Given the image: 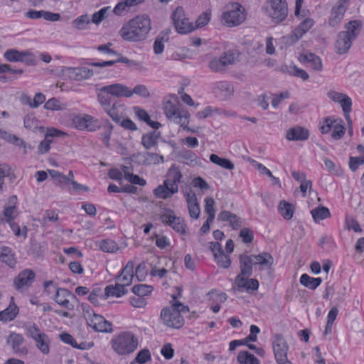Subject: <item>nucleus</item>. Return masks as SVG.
I'll list each match as a JSON object with an SVG mask.
<instances>
[{
	"mask_svg": "<svg viewBox=\"0 0 364 364\" xmlns=\"http://www.w3.org/2000/svg\"><path fill=\"white\" fill-rule=\"evenodd\" d=\"M151 29L150 18L146 14L138 15L124 23L119 34L124 41L141 42L146 39Z\"/></svg>",
	"mask_w": 364,
	"mask_h": 364,
	"instance_id": "nucleus-1",
	"label": "nucleus"
},
{
	"mask_svg": "<svg viewBox=\"0 0 364 364\" xmlns=\"http://www.w3.org/2000/svg\"><path fill=\"white\" fill-rule=\"evenodd\" d=\"M343 28V31L338 33L334 45L335 51L338 55H343L348 52L353 41L362 31L363 23L359 20H352L346 23Z\"/></svg>",
	"mask_w": 364,
	"mask_h": 364,
	"instance_id": "nucleus-2",
	"label": "nucleus"
},
{
	"mask_svg": "<svg viewBox=\"0 0 364 364\" xmlns=\"http://www.w3.org/2000/svg\"><path fill=\"white\" fill-rule=\"evenodd\" d=\"M183 177L180 168L172 165L167 173V178L162 185H159L154 190V194L158 198L167 199L178 191V184Z\"/></svg>",
	"mask_w": 364,
	"mask_h": 364,
	"instance_id": "nucleus-3",
	"label": "nucleus"
},
{
	"mask_svg": "<svg viewBox=\"0 0 364 364\" xmlns=\"http://www.w3.org/2000/svg\"><path fill=\"white\" fill-rule=\"evenodd\" d=\"M112 346L117 354L127 355L136 349L138 341L132 333L124 332L112 340Z\"/></svg>",
	"mask_w": 364,
	"mask_h": 364,
	"instance_id": "nucleus-4",
	"label": "nucleus"
},
{
	"mask_svg": "<svg viewBox=\"0 0 364 364\" xmlns=\"http://www.w3.org/2000/svg\"><path fill=\"white\" fill-rule=\"evenodd\" d=\"M173 26L179 34H188L195 30L182 6H177L171 15Z\"/></svg>",
	"mask_w": 364,
	"mask_h": 364,
	"instance_id": "nucleus-5",
	"label": "nucleus"
},
{
	"mask_svg": "<svg viewBox=\"0 0 364 364\" xmlns=\"http://www.w3.org/2000/svg\"><path fill=\"white\" fill-rule=\"evenodd\" d=\"M164 110L166 116L170 120L180 124L184 129L190 131V129L186 126L190 117L188 111L180 109L178 105L171 101H168L164 104Z\"/></svg>",
	"mask_w": 364,
	"mask_h": 364,
	"instance_id": "nucleus-6",
	"label": "nucleus"
},
{
	"mask_svg": "<svg viewBox=\"0 0 364 364\" xmlns=\"http://www.w3.org/2000/svg\"><path fill=\"white\" fill-rule=\"evenodd\" d=\"M36 278V273L31 269H24L14 279L13 286L19 293L27 291L33 285Z\"/></svg>",
	"mask_w": 364,
	"mask_h": 364,
	"instance_id": "nucleus-7",
	"label": "nucleus"
},
{
	"mask_svg": "<svg viewBox=\"0 0 364 364\" xmlns=\"http://www.w3.org/2000/svg\"><path fill=\"white\" fill-rule=\"evenodd\" d=\"M72 121L73 127L79 130L95 132L100 127L98 120L87 114L75 115Z\"/></svg>",
	"mask_w": 364,
	"mask_h": 364,
	"instance_id": "nucleus-8",
	"label": "nucleus"
},
{
	"mask_svg": "<svg viewBox=\"0 0 364 364\" xmlns=\"http://www.w3.org/2000/svg\"><path fill=\"white\" fill-rule=\"evenodd\" d=\"M272 345L277 363L284 364L285 362H288L287 354L289 346L284 338L281 334H276L274 336Z\"/></svg>",
	"mask_w": 364,
	"mask_h": 364,
	"instance_id": "nucleus-9",
	"label": "nucleus"
},
{
	"mask_svg": "<svg viewBox=\"0 0 364 364\" xmlns=\"http://www.w3.org/2000/svg\"><path fill=\"white\" fill-rule=\"evenodd\" d=\"M161 318L164 323L170 328H180L184 324V319L178 311L169 307H164L161 312Z\"/></svg>",
	"mask_w": 364,
	"mask_h": 364,
	"instance_id": "nucleus-10",
	"label": "nucleus"
},
{
	"mask_svg": "<svg viewBox=\"0 0 364 364\" xmlns=\"http://www.w3.org/2000/svg\"><path fill=\"white\" fill-rule=\"evenodd\" d=\"M269 15L275 23L283 21L288 13L287 4L283 0H271Z\"/></svg>",
	"mask_w": 364,
	"mask_h": 364,
	"instance_id": "nucleus-11",
	"label": "nucleus"
},
{
	"mask_svg": "<svg viewBox=\"0 0 364 364\" xmlns=\"http://www.w3.org/2000/svg\"><path fill=\"white\" fill-rule=\"evenodd\" d=\"M161 221L171 226L175 231L184 235L186 234V225L184 220L178 217H176L173 210H167L166 213L161 215Z\"/></svg>",
	"mask_w": 364,
	"mask_h": 364,
	"instance_id": "nucleus-12",
	"label": "nucleus"
},
{
	"mask_svg": "<svg viewBox=\"0 0 364 364\" xmlns=\"http://www.w3.org/2000/svg\"><path fill=\"white\" fill-rule=\"evenodd\" d=\"M86 322L95 331L102 333L112 331V323L100 314L95 313L91 317L89 315Z\"/></svg>",
	"mask_w": 364,
	"mask_h": 364,
	"instance_id": "nucleus-13",
	"label": "nucleus"
},
{
	"mask_svg": "<svg viewBox=\"0 0 364 364\" xmlns=\"http://www.w3.org/2000/svg\"><path fill=\"white\" fill-rule=\"evenodd\" d=\"M240 7L241 6L237 4L233 9L223 13V19L228 26H237L245 20V15L240 10Z\"/></svg>",
	"mask_w": 364,
	"mask_h": 364,
	"instance_id": "nucleus-14",
	"label": "nucleus"
},
{
	"mask_svg": "<svg viewBox=\"0 0 364 364\" xmlns=\"http://www.w3.org/2000/svg\"><path fill=\"white\" fill-rule=\"evenodd\" d=\"M16 203L17 197L16 196H12L9 198L8 203L5 205L3 210L1 220L6 223L14 221L18 215Z\"/></svg>",
	"mask_w": 364,
	"mask_h": 364,
	"instance_id": "nucleus-15",
	"label": "nucleus"
},
{
	"mask_svg": "<svg viewBox=\"0 0 364 364\" xmlns=\"http://www.w3.org/2000/svg\"><path fill=\"white\" fill-rule=\"evenodd\" d=\"M65 134V133L55 128L48 129L45 135V139L40 142L38 146V154H45L48 153L50 149V144L53 142V138L54 136H60Z\"/></svg>",
	"mask_w": 364,
	"mask_h": 364,
	"instance_id": "nucleus-16",
	"label": "nucleus"
},
{
	"mask_svg": "<svg viewBox=\"0 0 364 364\" xmlns=\"http://www.w3.org/2000/svg\"><path fill=\"white\" fill-rule=\"evenodd\" d=\"M250 277L237 276L235 279V284L240 291L245 290L247 292L257 290L259 282L256 279H249Z\"/></svg>",
	"mask_w": 364,
	"mask_h": 364,
	"instance_id": "nucleus-17",
	"label": "nucleus"
},
{
	"mask_svg": "<svg viewBox=\"0 0 364 364\" xmlns=\"http://www.w3.org/2000/svg\"><path fill=\"white\" fill-rule=\"evenodd\" d=\"M4 58L9 62H25L29 64L32 62V54L28 51H18L10 49L4 53Z\"/></svg>",
	"mask_w": 364,
	"mask_h": 364,
	"instance_id": "nucleus-18",
	"label": "nucleus"
},
{
	"mask_svg": "<svg viewBox=\"0 0 364 364\" xmlns=\"http://www.w3.org/2000/svg\"><path fill=\"white\" fill-rule=\"evenodd\" d=\"M240 272L237 276L250 277L253 272V261L250 255L241 254L239 256Z\"/></svg>",
	"mask_w": 364,
	"mask_h": 364,
	"instance_id": "nucleus-19",
	"label": "nucleus"
},
{
	"mask_svg": "<svg viewBox=\"0 0 364 364\" xmlns=\"http://www.w3.org/2000/svg\"><path fill=\"white\" fill-rule=\"evenodd\" d=\"M309 136V130L301 126L289 129L286 134V138L288 141H305Z\"/></svg>",
	"mask_w": 364,
	"mask_h": 364,
	"instance_id": "nucleus-20",
	"label": "nucleus"
},
{
	"mask_svg": "<svg viewBox=\"0 0 364 364\" xmlns=\"http://www.w3.org/2000/svg\"><path fill=\"white\" fill-rule=\"evenodd\" d=\"M218 220L228 222L233 230H237L242 226V218L230 211H221L218 216Z\"/></svg>",
	"mask_w": 364,
	"mask_h": 364,
	"instance_id": "nucleus-21",
	"label": "nucleus"
},
{
	"mask_svg": "<svg viewBox=\"0 0 364 364\" xmlns=\"http://www.w3.org/2000/svg\"><path fill=\"white\" fill-rule=\"evenodd\" d=\"M314 24L311 18L304 19L293 31L291 36V42H297Z\"/></svg>",
	"mask_w": 364,
	"mask_h": 364,
	"instance_id": "nucleus-22",
	"label": "nucleus"
},
{
	"mask_svg": "<svg viewBox=\"0 0 364 364\" xmlns=\"http://www.w3.org/2000/svg\"><path fill=\"white\" fill-rule=\"evenodd\" d=\"M142 157L143 162L145 164H161L164 161V156L159 155L156 153H151V152H144V153H137L134 154L131 156V159L132 161L135 160L136 158Z\"/></svg>",
	"mask_w": 364,
	"mask_h": 364,
	"instance_id": "nucleus-23",
	"label": "nucleus"
},
{
	"mask_svg": "<svg viewBox=\"0 0 364 364\" xmlns=\"http://www.w3.org/2000/svg\"><path fill=\"white\" fill-rule=\"evenodd\" d=\"M134 263L132 261L127 262V265L123 268L120 275L117 277L118 280L124 287H128L132 283L134 274Z\"/></svg>",
	"mask_w": 364,
	"mask_h": 364,
	"instance_id": "nucleus-24",
	"label": "nucleus"
},
{
	"mask_svg": "<svg viewBox=\"0 0 364 364\" xmlns=\"http://www.w3.org/2000/svg\"><path fill=\"white\" fill-rule=\"evenodd\" d=\"M250 256L254 265H259L261 269L271 268L274 264L273 257L267 252H263L259 255H250Z\"/></svg>",
	"mask_w": 364,
	"mask_h": 364,
	"instance_id": "nucleus-25",
	"label": "nucleus"
},
{
	"mask_svg": "<svg viewBox=\"0 0 364 364\" xmlns=\"http://www.w3.org/2000/svg\"><path fill=\"white\" fill-rule=\"evenodd\" d=\"M127 289L124 285L121 283H117L115 285H108L105 289V294L101 296L103 299H107L109 296L121 297L127 293Z\"/></svg>",
	"mask_w": 364,
	"mask_h": 364,
	"instance_id": "nucleus-26",
	"label": "nucleus"
},
{
	"mask_svg": "<svg viewBox=\"0 0 364 364\" xmlns=\"http://www.w3.org/2000/svg\"><path fill=\"white\" fill-rule=\"evenodd\" d=\"M107 90L109 91L111 95L115 97H132V94L130 92V89L120 83H114L105 86Z\"/></svg>",
	"mask_w": 364,
	"mask_h": 364,
	"instance_id": "nucleus-27",
	"label": "nucleus"
},
{
	"mask_svg": "<svg viewBox=\"0 0 364 364\" xmlns=\"http://www.w3.org/2000/svg\"><path fill=\"white\" fill-rule=\"evenodd\" d=\"M94 75L92 69L83 68H70V78L75 80H83L90 78Z\"/></svg>",
	"mask_w": 364,
	"mask_h": 364,
	"instance_id": "nucleus-28",
	"label": "nucleus"
},
{
	"mask_svg": "<svg viewBox=\"0 0 364 364\" xmlns=\"http://www.w3.org/2000/svg\"><path fill=\"white\" fill-rule=\"evenodd\" d=\"M347 8V2L341 1V4L334 6L331 11V16L329 20L331 26H334L342 19Z\"/></svg>",
	"mask_w": 364,
	"mask_h": 364,
	"instance_id": "nucleus-29",
	"label": "nucleus"
},
{
	"mask_svg": "<svg viewBox=\"0 0 364 364\" xmlns=\"http://www.w3.org/2000/svg\"><path fill=\"white\" fill-rule=\"evenodd\" d=\"M161 136L160 132L153 131L143 134L141 137V144L146 149H150L157 144L158 139Z\"/></svg>",
	"mask_w": 364,
	"mask_h": 364,
	"instance_id": "nucleus-30",
	"label": "nucleus"
},
{
	"mask_svg": "<svg viewBox=\"0 0 364 364\" xmlns=\"http://www.w3.org/2000/svg\"><path fill=\"white\" fill-rule=\"evenodd\" d=\"M18 313V306L14 302H11L6 309L0 311V321L4 322L13 321Z\"/></svg>",
	"mask_w": 364,
	"mask_h": 364,
	"instance_id": "nucleus-31",
	"label": "nucleus"
},
{
	"mask_svg": "<svg viewBox=\"0 0 364 364\" xmlns=\"http://www.w3.org/2000/svg\"><path fill=\"white\" fill-rule=\"evenodd\" d=\"M300 60L311 63V66L314 70L321 71L322 70V61L321 58L313 53H308L300 56Z\"/></svg>",
	"mask_w": 364,
	"mask_h": 364,
	"instance_id": "nucleus-32",
	"label": "nucleus"
},
{
	"mask_svg": "<svg viewBox=\"0 0 364 364\" xmlns=\"http://www.w3.org/2000/svg\"><path fill=\"white\" fill-rule=\"evenodd\" d=\"M0 260L11 268H14L16 264L14 255L11 249L8 247L4 246L0 248Z\"/></svg>",
	"mask_w": 364,
	"mask_h": 364,
	"instance_id": "nucleus-33",
	"label": "nucleus"
},
{
	"mask_svg": "<svg viewBox=\"0 0 364 364\" xmlns=\"http://www.w3.org/2000/svg\"><path fill=\"white\" fill-rule=\"evenodd\" d=\"M112 97L109 91L105 86L98 89L97 101L103 109H107L109 106H111V103H112Z\"/></svg>",
	"mask_w": 364,
	"mask_h": 364,
	"instance_id": "nucleus-34",
	"label": "nucleus"
},
{
	"mask_svg": "<svg viewBox=\"0 0 364 364\" xmlns=\"http://www.w3.org/2000/svg\"><path fill=\"white\" fill-rule=\"evenodd\" d=\"M178 156L181 161L189 165H198L200 163L199 157L193 151L182 150L179 152Z\"/></svg>",
	"mask_w": 364,
	"mask_h": 364,
	"instance_id": "nucleus-35",
	"label": "nucleus"
},
{
	"mask_svg": "<svg viewBox=\"0 0 364 364\" xmlns=\"http://www.w3.org/2000/svg\"><path fill=\"white\" fill-rule=\"evenodd\" d=\"M300 283L305 287L310 289H316L321 283L322 279L320 277L314 278L307 274H303L300 277Z\"/></svg>",
	"mask_w": 364,
	"mask_h": 364,
	"instance_id": "nucleus-36",
	"label": "nucleus"
},
{
	"mask_svg": "<svg viewBox=\"0 0 364 364\" xmlns=\"http://www.w3.org/2000/svg\"><path fill=\"white\" fill-rule=\"evenodd\" d=\"M23 341V338L22 336L16 333H11L7 341L8 343L12 346L14 350L16 353H23L26 351L25 348H20V346L22 344Z\"/></svg>",
	"mask_w": 364,
	"mask_h": 364,
	"instance_id": "nucleus-37",
	"label": "nucleus"
},
{
	"mask_svg": "<svg viewBox=\"0 0 364 364\" xmlns=\"http://www.w3.org/2000/svg\"><path fill=\"white\" fill-rule=\"evenodd\" d=\"M122 105L117 102H114L111 103V106H109L107 109H103L107 114L117 123H119L121 121V112L119 111V108L122 107Z\"/></svg>",
	"mask_w": 364,
	"mask_h": 364,
	"instance_id": "nucleus-38",
	"label": "nucleus"
},
{
	"mask_svg": "<svg viewBox=\"0 0 364 364\" xmlns=\"http://www.w3.org/2000/svg\"><path fill=\"white\" fill-rule=\"evenodd\" d=\"M48 172L56 186L64 187L68 184V177L62 173L53 169H48Z\"/></svg>",
	"mask_w": 364,
	"mask_h": 364,
	"instance_id": "nucleus-39",
	"label": "nucleus"
},
{
	"mask_svg": "<svg viewBox=\"0 0 364 364\" xmlns=\"http://www.w3.org/2000/svg\"><path fill=\"white\" fill-rule=\"evenodd\" d=\"M215 90L220 93L223 99L229 98L233 94V88L228 82H219L215 85Z\"/></svg>",
	"mask_w": 364,
	"mask_h": 364,
	"instance_id": "nucleus-40",
	"label": "nucleus"
},
{
	"mask_svg": "<svg viewBox=\"0 0 364 364\" xmlns=\"http://www.w3.org/2000/svg\"><path fill=\"white\" fill-rule=\"evenodd\" d=\"M237 360L240 364H259V360L247 350L239 352Z\"/></svg>",
	"mask_w": 364,
	"mask_h": 364,
	"instance_id": "nucleus-41",
	"label": "nucleus"
},
{
	"mask_svg": "<svg viewBox=\"0 0 364 364\" xmlns=\"http://www.w3.org/2000/svg\"><path fill=\"white\" fill-rule=\"evenodd\" d=\"M210 161L227 170H232L235 168L234 164L230 160L221 158L215 154L210 156Z\"/></svg>",
	"mask_w": 364,
	"mask_h": 364,
	"instance_id": "nucleus-42",
	"label": "nucleus"
},
{
	"mask_svg": "<svg viewBox=\"0 0 364 364\" xmlns=\"http://www.w3.org/2000/svg\"><path fill=\"white\" fill-rule=\"evenodd\" d=\"M279 211L282 217L286 220H290L294 215V208L292 205L285 200L280 201L279 205Z\"/></svg>",
	"mask_w": 364,
	"mask_h": 364,
	"instance_id": "nucleus-43",
	"label": "nucleus"
},
{
	"mask_svg": "<svg viewBox=\"0 0 364 364\" xmlns=\"http://www.w3.org/2000/svg\"><path fill=\"white\" fill-rule=\"evenodd\" d=\"M327 96L334 102L339 103L342 108H343L344 106L343 102H346V100L348 101L349 104H352V100L348 95L334 90H330L328 92Z\"/></svg>",
	"mask_w": 364,
	"mask_h": 364,
	"instance_id": "nucleus-44",
	"label": "nucleus"
},
{
	"mask_svg": "<svg viewBox=\"0 0 364 364\" xmlns=\"http://www.w3.org/2000/svg\"><path fill=\"white\" fill-rule=\"evenodd\" d=\"M314 220L317 222L324 220L331 215L329 210L324 206H319L311 210Z\"/></svg>",
	"mask_w": 364,
	"mask_h": 364,
	"instance_id": "nucleus-45",
	"label": "nucleus"
},
{
	"mask_svg": "<svg viewBox=\"0 0 364 364\" xmlns=\"http://www.w3.org/2000/svg\"><path fill=\"white\" fill-rule=\"evenodd\" d=\"M333 132L331 134V136L334 140H339L341 139L345 132H346V127L344 126V124L343 123L342 119H337V122L333 123V126L332 127Z\"/></svg>",
	"mask_w": 364,
	"mask_h": 364,
	"instance_id": "nucleus-46",
	"label": "nucleus"
},
{
	"mask_svg": "<svg viewBox=\"0 0 364 364\" xmlns=\"http://www.w3.org/2000/svg\"><path fill=\"white\" fill-rule=\"evenodd\" d=\"M1 138L10 141L11 143L15 144L16 146L20 147H23L24 149V153H26V149H31L32 146L31 145L27 144L23 139L18 138L16 135L9 134L6 132V135L5 136H0Z\"/></svg>",
	"mask_w": 364,
	"mask_h": 364,
	"instance_id": "nucleus-47",
	"label": "nucleus"
},
{
	"mask_svg": "<svg viewBox=\"0 0 364 364\" xmlns=\"http://www.w3.org/2000/svg\"><path fill=\"white\" fill-rule=\"evenodd\" d=\"M100 249L105 252L113 253L118 250V245L112 240H102L100 242Z\"/></svg>",
	"mask_w": 364,
	"mask_h": 364,
	"instance_id": "nucleus-48",
	"label": "nucleus"
},
{
	"mask_svg": "<svg viewBox=\"0 0 364 364\" xmlns=\"http://www.w3.org/2000/svg\"><path fill=\"white\" fill-rule=\"evenodd\" d=\"M153 287L147 284H137L132 287V292L138 296L144 297L151 293Z\"/></svg>",
	"mask_w": 364,
	"mask_h": 364,
	"instance_id": "nucleus-49",
	"label": "nucleus"
},
{
	"mask_svg": "<svg viewBox=\"0 0 364 364\" xmlns=\"http://www.w3.org/2000/svg\"><path fill=\"white\" fill-rule=\"evenodd\" d=\"M151 360V353L150 351L146 349H142L136 355L134 360H133L130 364H144L147 361Z\"/></svg>",
	"mask_w": 364,
	"mask_h": 364,
	"instance_id": "nucleus-50",
	"label": "nucleus"
},
{
	"mask_svg": "<svg viewBox=\"0 0 364 364\" xmlns=\"http://www.w3.org/2000/svg\"><path fill=\"white\" fill-rule=\"evenodd\" d=\"M36 346L43 353L48 354L49 353V339L45 333L40 336V338L35 340Z\"/></svg>",
	"mask_w": 364,
	"mask_h": 364,
	"instance_id": "nucleus-51",
	"label": "nucleus"
},
{
	"mask_svg": "<svg viewBox=\"0 0 364 364\" xmlns=\"http://www.w3.org/2000/svg\"><path fill=\"white\" fill-rule=\"evenodd\" d=\"M55 300L58 304L67 306L68 304V291L65 289H57Z\"/></svg>",
	"mask_w": 364,
	"mask_h": 364,
	"instance_id": "nucleus-52",
	"label": "nucleus"
},
{
	"mask_svg": "<svg viewBox=\"0 0 364 364\" xmlns=\"http://www.w3.org/2000/svg\"><path fill=\"white\" fill-rule=\"evenodd\" d=\"M215 259L220 267L227 269L230 267L231 259L229 256L226 255L224 252L215 255Z\"/></svg>",
	"mask_w": 364,
	"mask_h": 364,
	"instance_id": "nucleus-53",
	"label": "nucleus"
},
{
	"mask_svg": "<svg viewBox=\"0 0 364 364\" xmlns=\"http://www.w3.org/2000/svg\"><path fill=\"white\" fill-rule=\"evenodd\" d=\"M205 212L208 214L209 220L215 219V210L214 209L215 200L213 198L207 197L205 198Z\"/></svg>",
	"mask_w": 364,
	"mask_h": 364,
	"instance_id": "nucleus-54",
	"label": "nucleus"
},
{
	"mask_svg": "<svg viewBox=\"0 0 364 364\" xmlns=\"http://www.w3.org/2000/svg\"><path fill=\"white\" fill-rule=\"evenodd\" d=\"M90 23V19L88 15L85 14L79 16L75 20L73 21V26L80 30L86 29L88 24Z\"/></svg>",
	"mask_w": 364,
	"mask_h": 364,
	"instance_id": "nucleus-55",
	"label": "nucleus"
},
{
	"mask_svg": "<svg viewBox=\"0 0 364 364\" xmlns=\"http://www.w3.org/2000/svg\"><path fill=\"white\" fill-rule=\"evenodd\" d=\"M110 10V6H106L101 9L97 12L92 14V21L95 24L101 23L107 16L108 11Z\"/></svg>",
	"mask_w": 364,
	"mask_h": 364,
	"instance_id": "nucleus-56",
	"label": "nucleus"
},
{
	"mask_svg": "<svg viewBox=\"0 0 364 364\" xmlns=\"http://www.w3.org/2000/svg\"><path fill=\"white\" fill-rule=\"evenodd\" d=\"M46 101V96L41 92H37L33 98V102L31 101L29 97H27V103L31 107L37 108Z\"/></svg>",
	"mask_w": 364,
	"mask_h": 364,
	"instance_id": "nucleus-57",
	"label": "nucleus"
},
{
	"mask_svg": "<svg viewBox=\"0 0 364 364\" xmlns=\"http://www.w3.org/2000/svg\"><path fill=\"white\" fill-rule=\"evenodd\" d=\"M130 92L132 96L134 94L141 96L143 97H148L150 95L148 88L144 85H137L132 90H130Z\"/></svg>",
	"mask_w": 364,
	"mask_h": 364,
	"instance_id": "nucleus-58",
	"label": "nucleus"
},
{
	"mask_svg": "<svg viewBox=\"0 0 364 364\" xmlns=\"http://www.w3.org/2000/svg\"><path fill=\"white\" fill-rule=\"evenodd\" d=\"M240 237H242L243 242L250 243L254 238L253 232L247 228H242L240 232Z\"/></svg>",
	"mask_w": 364,
	"mask_h": 364,
	"instance_id": "nucleus-59",
	"label": "nucleus"
},
{
	"mask_svg": "<svg viewBox=\"0 0 364 364\" xmlns=\"http://www.w3.org/2000/svg\"><path fill=\"white\" fill-rule=\"evenodd\" d=\"M337 122V119L332 120L331 117L325 118L323 124L321 125L319 129L323 134L328 133L333 126V123Z\"/></svg>",
	"mask_w": 364,
	"mask_h": 364,
	"instance_id": "nucleus-60",
	"label": "nucleus"
},
{
	"mask_svg": "<svg viewBox=\"0 0 364 364\" xmlns=\"http://www.w3.org/2000/svg\"><path fill=\"white\" fill-rule=\"evenodd\" d=\"M70 346H73V348L80 349V350H85L90 348L92 346V343H86V342H80L78 343L75 339L70 335Z\"/></svg>",
	"mask_w": 364,
	"mask_h": 364,
	"instance_id": "nucleus-61",
	"label": "nucleus"
},
{
	"mask_svg": "<svg viewBox=\"0 0 364 364\" xmlns=\"http://www.w3.org/2000/svg\"><path fill=\"white\" fill-rule=\"evenodd\" d=\"M364 164V157L350 156L349 159V167L352 171H355L359 166Z\"/></svg>",
	"mask_w": 364,
	"mask_h": 364,
	"instance_id": "nucleus-62",
	"label": "nucleus"
},
{
	"mask_svg": "<svg viewBox=\"0 0 364 364\" xmlns=\"http://www.w3.org/2000/svg\"><path fill=\"white\" fill-rule=\"evenodd\" d=\"M210 15L208 13H203L202 14H200L196 21V26L195 27V29L196 28H201L205 25H207L208 23V22L210 21Z\"/></svg>",
	"mask_w": 364,
	"mask_h": 364,
	"instance_id": "nucleus-63",
	"label": "nucleus"
},
{
	"mask_svg": "<svg viewBox=\"0 0 364 364\" xmlns=\"http://www.w3.org/2000/svg\"><path fill=\"white\" fill-rule=\"evenodd\" d=\"M220 60L222 61L224 67L235 63V57L231 51L225 52L220 58Z\"/></svg>",
	"mask_w": 364,
	"mask_h": 364,
	"instance_id": "nucleus-64",
	"label": "nucleus"
}]
</instances>
